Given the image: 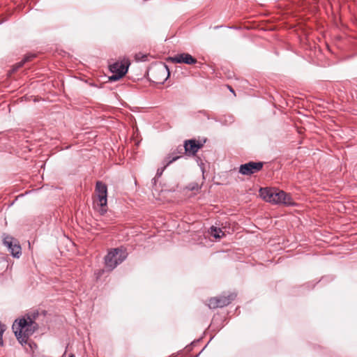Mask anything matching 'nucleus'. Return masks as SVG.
Listing matches in <instances>:
<instances>
[{
	"instance_id": "f257e3e1",
	"label": "nucleus",
	"mask_w": 357,
	"mask_h": 357,
	"mask_svg": "<svg viewBox=\"0 0 357 357\" xmlns=\"http://www.w3.org/2000/svg\"><path fill=\"white\" fill-rule=\"evenodd\" d=\"M12 328L17 340L23 344L27 342L29 337L37 329V324L30 316L27 315L16 319Z\"/></svg>"
},
{
	"instance_id": "f03ea898",
	"label": "nucleus",
	"mask_w": 357,
	"mask_h": 357,
	"mask_svg": "<svg viewBox=\"0 0 357 357\" xmlns=\"http://www.w3.org/2000/svg\"><path fill=\"white\" fill-rule=\"evenodd\" d=\"M127 257V253L121 248H114L110 250L105 258L106 267L113 270L118 264H121Z\"/></svg>"
},
{
	"instance_id": "7ed1b4c3",
	"label": "nucleus",
	"mask_w": 357,
	"mask_h": 357,
	"mask_svg": "<svg viewBox=\"0 0 357 357\" xmlns=\"http://www.w3.org/2000/svg\"><path fill=\"white\" fill-rule=\"evenodd\" d=\"M151 75L155 80L154 82L163 84L170 77V70L167 64L162 62L155 64L150 68Z\"/></svg>"
},
{
	"instance_id": "20e7f679",
	"label": "nucleus",
	"mask_w": 357,
	"mask_h": 357,
	"mask_svg": "<svg viewBox=\"0 0 357 357\" xmlns=\"http://www.w3.org/2000/svg\"><path fill=\"white\" fill-rule=\"evenodd\" d=\"M1 238L3 245L7 248L11 255L15 258H20L22 255V248L18 240L6 233L2 234Z\"/></svg>"
},
{
	"instance_id": "39448f33",
	"label": "nucleus",
	"mask_w": 357,
	"mask_h": 357,
	"mask_svg": "<svg viewBox=\"0 0 357 357\" xmlns=\"http://www.w3.org/2000/svg\"><path fill=\"white\" fill-rule=\"evenodd\" d=\"M96 192H97V205L100 206L101 214L106 212L107 204V187L102 181H98L96 183Z\"/></svg>"
},
{
	"instance_id": "423d86ee",
	"label": "nucleus",
	"mask_w": 357,
	"mask_h": 357,
	"mask_svg": "<svg viewBox=\"0 0 357 357\" xmlns=\"http://www.w3.org/2000/svg\"><path fill=\"white\" fill-rule=\"evenodd\" d=\"M109 70L112 73L108 78L109 81L116 82L121 79L126 75L128 70V66L116 61L109 65Z\"/></svg>"
},
{
	"instance_id": "0eeeda50",
	"label": "nucleus",
	"mask_w": 357,
	"mask_h": 357,
	"mask_svg": "<svg viewBox=\"0 0 357 357\" xmlns=\"http://www.w3.org/2000/svg\"><path fill=\"white\" fill-rule=\"evenodd\" d=\"M206 142V139L203 141L196 139H186L183 142L184 153L188 156H194L201 149Z\"/></svg>"
},
{
	"instance_id": "6e6552de",
	"label": "nucleus",
	"mask_w": 357,
	"mask_h": 357,
	"mask_svg": "<svg viewBox=\"0 0 357 357\" xmlns=\"http://www.w3.org/2000/svg\"><path fill=\"white\" fill-rule=\"evenodd\" d=\"M264 164V162L261 161H249L240 165L238 172L244 176H251L260 172L263 168Z\"/></svg>"
},
{
	"instance_id": "1a4fd4ad",
	"label": "nucleus",
	"mask_w": 357,
	"mask_h": 357,
	"mask_svg": "<svg viewBox=\"0 0 357 357\" xmlns=\"http://www.w3.org/2000/svg\"><path fill=\"white\" fill-rule=\"evenodd\" d=\"M272 204H283L285 205H291L292 204L291 196L284 191L273 188V195L271 197V202Z\"/></svg>"
},
{
	"instance_id": "9d476101",
	"label": "nucleus",
	"mask_w": 357,
	"mask_h": 357,
	"mask_svg": "<svg viewBox=\"0 0 357 357\" xmlns=\"http://www.w3.org/2000/svg\"><path fill=\"white\" fill-rule=\"evenodd\" d=\"M167 61L173 63H185L188 65H193L197 63V59L187 52L177 54L173 56H169L167 58Z\"/></svg>"
},
{
	"instance_id": "9b49d317",
	"label": "nucleus",
	"mask_w": 357,
	"mask_h": 357,
	"mask_svg": "<svg viewBox=\"0 0 357 357\" xmlns=\"http://www.w3.org/2000/svg\"><path fill=\"white\" fill-rule=\"evenodd\" d=\"M236 297V294H230L228 296H221L211 298L208 301V305L210 308L223 307L229 305Z\"/></svg>"
},
{
	"instance_id": "f8f14e48",
	"label": "nucleus",
	"mask_w": 357,
	"mask_h": 357,
	"mask_svg": "<svg viewBox=\"0 0 357 357\" xmlns=\"http://www.w3.org/2000/svg\"><path fill=\"white\" fill-rule=\"evenodd\" d=\"M273 188H261L259 190V196L266 202H271Z\"/></svg>"
},
{
	"instance_id": "ddd939ff",
	"label": "nucleus",
	"mask_w": 357,
	"mask_h": 357,
	"mask_svg": "<svg viewBox=\"0 0 357 357\" xmlns=\"http://www.w3.org/2000/svg\"><path fill=\"white\" fill-rule=\"evenodd\" d=\"M181 155L173 156L171 153H169L163 160L162 165L167 167L169 165H170L172 163L181 158Z\"/></svg>"
},
{
	"instance_id": "4468645a",
	"label": "nucleus",
	"mask_w": 357,
	"mask_h": 357,
	"mask_svg": "<svg viewBox=\"0 0 357 357\" xmlns=\"http://www.w3.org/2000/svg\"><path fill=\"white\" fill-rule=\"evenodd\" d=\"M36 56L35 54H28V55H26L24 56V58L20 62L17 63L14 66H13V71H15L17 70V69H19L20 68H21L24 64V63L31 60L33 58H34Z\"/></svg>"
},
{
	"instance_id": "2eb2a0df",
	"label": "nucleus",
	"mask_w": 357,
	"mask_h": 357,
	"mask_svg": "<svg viewBox=\"0 0 357 357\" xmlns=\"http://www.w3.org/2000/svg\"><path fill=\"white\" fill-rule=\"evenodd\" d=\"M210 234L215 238H220L225 235V233L220 228H217L213 225L211 227Z\"/></svg>"
},
{
	"instance_id": "dca6fc26",
	"label": "nucleus",
	"mask_w": 357,
	"mask_h": 357,
	"mask_svg": "<svg viewBox=\"0 0 357 357\" xmlns=\"http://www.w3.org/2000/svg\"><path fill=\"white\" fill-rule=\"evenodd\" d=\"M222 125H230L234 121V117L232 115L225 116L224 119L220 121Z\"/></svg>"
},
{
	"instance_id": "f3484780",
	"label": "nucleus",
	"mask_w": 357,
	"mask_h": 357,
	"mask_svg": "<svg viewBox=\"0 0 357 357\" xmlns=\"http://www.w3.org/2000/svg\"><path fill=\"white\" fill-rule=\"evenodd\" d=\"M184 148L183 145H178L174 150L172 151V153H170L173 156L174 155H178V154H183Z\"/></svg>"
},
{
	"instance_id": "a211bd4d",
	"label": "nucleus",
	"mask_w": 357,
	"mask_h": 357,
	"mask_svg": "<svg viewBox=\"0 0 357 357\" xmlns=\"http://www.w3.org/2000/svg\"><path fill=\"white\" fill-rule=\"evenodd\" d=\"M148 56L142 53H138L135 54V60L137 61H146Z\"/></svg>"
},
{
	"instance_id": "6ab92c4d",
	"label": "nucleus",
	"mask_w": 357,
	"mask_h": 357,
	"mask_svg": "<svg viewBox=\"0 0 357 357\" xmlns=\"http://www.w3.org/2000/svg\"><path fill=\"white\" fill-rule=\"evenodd\" d=\"M186 188L190 191H194V190H198L199 189V185L197 183H190L188 185V186L186 187Z\"/></svg>"
},
{
	"instance_id": "aec40b11",
	"label": "nucleus",
	"mask_w": 357,
	"mask_h": 357,
	"mask_svg": "<svg viewBox=\"0 0 357 357\" xmlns=\"http://www.w3.org/2000/svg\"><path fill=\"white\" fill-rule=\"evenodd\" d=\"M6 331V326L4 324H2L0 322V346H2L3 344V334L4 331Z\"/></svg>"
},
{
	"instance_id": "412c9836",
	"label": "nucleus",
	"mask_w": 357,
	"mask_h": 357,
	"mask_svg": "<svg viewBox=\"0 0 357 357\" xmlns=\"http://www.w3.org/2000/svg\"><path fill=\"white\" fill-rule=\"evenodd\" d=\"M166 168L167 167L163 165V167L158 169L155 176L160 178Z\"/></svg>"
},
{
	"instance_id": "4be33fe9",
	"label": "nucleus",
	"mask_w": 357,
	"mask_h": 357,
	"mask_svg": "<svg viewBox=\"0 0 357 357\" xmlns=\"http://www.w3.org/2000/svg\"><path fill=\"white\" fill-rule=\"evenodd\" d=\"M197 162L198 163V165L200 167L202 172H204V163L202 162V160L199 158H197Z\"/></svg>"
},
{
	"instance_id": "5701e85b",
	"label": "nucleus",
	"mask_w": 357,
	"mask_h": 357,
	"mask_svg": "<svg viewBox=\"0 0 357 357\" xmlns=\"http://www.w3.org/2000/svg\"><path fill=\"white\" fill-rule=\"evenodd\" d=\"M158 178L156 177V176H155L153 178H152L151 183H152L153 185H156Z\"/></svg>"
},
{
	"instance_id": "b1692460",
	"label": "nucleus",
	"mask_w": 357,
	"mask_h": 357,
	"mask_svg": "<svg viewBox=\"0 0 357 357\" xmlns=\"http://www.w3.org/2000/svg\"><path fill=\"white\" fill-rule=\"evenodd\" d=\"M228 88L231 93L235 94L234 90L231 86H228Z\"/></svg>"
},
{
	"instance_id": "393cba45",
	"label": "nucleus",
	"mask_w": 357,
	"mask_h": 357,
	"mask_svg": "<svg viewBox=\"0 0 357 357\" xmlns=\"http://www.w3.org/2000/svg\"><path fill=\"white\" fill-rule=\"evenodd\" d=\"M69 357H75L74 354H70Z\"/></svg>"
}]
</instances>
